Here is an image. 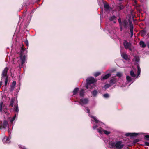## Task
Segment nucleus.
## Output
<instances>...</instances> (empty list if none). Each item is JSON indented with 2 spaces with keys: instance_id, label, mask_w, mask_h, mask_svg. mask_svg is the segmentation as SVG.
Instances as JSON below:
<instances>
[{
  "instance_id": "4be33fe9",
  "label": "nucleus",
  "mask_w": 149,
  "mask_h": 149,
  "mask_svg": "<svg viewBox=\"0 0 149 149\" xmlns=\"http://www.w3.org/2000/svg\"><path fill=\"white\" fill-rule=\"evenodd\" d=\"M98 93V92L96 90H94L92 92V94L93 97H95Z\"/></svg>"
},
{
  "instance_id": "cd10ccee",
  "label": "nucleus",
  "mask_w": 149,
  "mask_h": 149,
  "mask_svg": "<svg viewBox=\"0 0 149 149\" xmlns=\"http://www.w3.org/2000/svg\"><path fill=\"white\" fill-rule=\"evenodd\" d=\"M111 84H107L105 85L104 86V88L105 89H107V88L110 87H111Z\"/></svg>"
},
{
  "instance_id": "7c9ffc66",
  "label": "nucleus",
  "mask_w": 149,
  "mask_h": 149,
  "mask_svg": "<svg viewBox=\"0 0 149 149\" xmlns=\"http://www.w3.org/2000/svg\"><path fill=\"white\" fill-rule=\"evenodd\" d=\"M14 103V100L13 99H12L10 101V104L9 106H10L11 107H13V104Z\"/></svg>"
},
{
  "instance_id": "b1692460",
  "label": "nucleus",
  "mask_w": 149,
  "mask_h": 149,
  "mask_svg": "<svg viewBox=\"0 0 149 149\" xmlns=\"http://www.w3.org/2000/svg\"><path fill=\"white\" fill-rule=\"evenodd\" d=\"M130 74L131 76L133 77H136V74H134V71L133 70H131L130 71Z\"/></svg>"
},
{
  "instance_id": "6ab92c4d",
  "label": "nucleus",
  "mask_w": 149,
  "mask_h": 149,
  "mask_svg": "<svg viewBox=\"0 0 149 149\" xmlns=\"http://www.w3.org/2000/svg\"><path fill=\"white\" fill-rule=\"evenodd\" d=\"M25 48L24 46L23 45L22 47H21V50L20 51V54H24V49Z\"/></svg>"
},
{
  "instance_id": "a19ab883",
  "label": "nucleus",
  "mask_w": 149,
  "mask_h": 149,
  "mask_svg": "<svg viewBox=\"0 0 149 149\" xmlns=\"http://www.w3.org/2000/svg\"><path fill=\"white\" fill-rule=\"evenodd\" d=\"M16 82L15 81H14L13 82L11 86H15L16 85Z\"/></svg>"
},
{
  "instance_id": "1a4fd4ad",
  "label": "nucleus",
  "mask_w": 149,
  "mask_h": 149,
  "mask_svg": "<svg viewBox=\"0 0 149 149\" xmlns=\"http://www.w3.org/2000/svg\"><path fill=\"white\" fill-rule=\"evenodd\" d=\"M88 100L87 99H81L80 100V101L79 102L80 104L83 106V104H87L88 102Z\"/></svg>"
},
{
  "instance_id": "9b49d317",
  "label": "nucleus",
  "mask_w": 149,
  "mask_h": 149,
  "mask_svg": "<svg viewBox=\"0 0 149 149\" xmlns=\"http://www.w3.org/2000/svg\"><path fill=\"white\" fill-rule=\"evenodd\" d=\"M111 75L110 73H108L106 74L103 77H101V80H104L107 79Z\"/></svg>"
},
{
  "instance_id": "4468645a",
  "label": "nucleus",
  "mask_w": 149,
  "mask_h": 149,
  "mask_svg": "<svg viewBox=\"0 0 149 149\" xmlns=\"http://www.w3.org/2000/svg\"><path fill=\"white\" fill-rule=\"evenodd\" d=\"M116 81L117 79L115 78H113L110 80V84L112 85L115 84Z\"/></svg>"
},
{
  "instance_id": "6e6d98bb",
  "label": "nucleus",
  "mask_w": 149,
  "mask_h": 149,
  "mask_svg": "<svg viewBox=\"0 0 149 149\" xmlns=\"http://www.w3.org/2000/svg\"><path fill=\"white\" fill-rule=\"evenodd\" d=\"M120 1H122L123 0H119Z\"/></svg>"
},
{
  "instance_id": "9d476101",
  "label": "nucleus",
  "mask_w": 149,
  "mask_h": 149,
  "mask_svg": "<svg viewBox=\"0 0 149 149\" xmlns=\"http://www.w3.org/2000/svg\"><path fill=\"white\" fill-rule=\"evenodd\" d=\"M123 45L125 48L126 49H129L130 51L131 50V49L130 48L131 44L129 43L126 40H124L123 42Z\"/></svg>"
},
{
  "instance_id": "ea45409f",
  "label": "nucleus",
  "mask_w": 149,
  "mask_h": 149,
  "mask_svg": "<svg viewBox=\"0 0 149 149\" xmlns=\"http://www.w3.org/2000/svg\"><path fill=\"white\" fill-rule=\"evenodd\" d=\"M118 22L119 23V25H120V24L122 23V21H121V19L120 17L118 19Z\"/></svg>"
},
{
  "instance_id": "20e7f679",
  "label": "nucleus",
  "mask_w": 149,
  "mask_h": 149,
  "mask_svg": "<svg viewBox=\"0 0 149 149\" xmlns=\"http://www.w3.org/2000/svg\"><path fill=\"white\" fill-rule=\"evenodd\" d=\"M3 102H1L0 103V112L2 113L3 112L2 109L3 108V111L6 115H8L9 113L7 111V107H5L4 105L3 107Z\"/></svg>"
},
{
  "instance_id": "c85d7f7f",
  "label": "nucleus",
  "mask_w": 149,
  "mask_h": 149,
  "mask_svg": "<svg viewBox=\"0 0 149 149\" xmlns=\"http://www.w3.org/2000/svg\"><path fill=\"white\" fill-rule=\"evenodd\" d=\"M14 111L18 113L19 111V109L18 106H16L14 108Z\"/></svg>"
},
{
  "instance_id": "aec40b11",
  "label": "nucleus",
  "mask_w": 149,
  "mask_h": 149,
  "mask_svg": "<svg viewBox=\"0 0 149 149\" xmlns=\"http://www.w3.org/2000/svg\"><path fill=\"white\" fill-rule=\"evenodd\" d=\"M139 45L142 48H144L146 46V45L144 42L143 41H141L139 42Z\"/></svg>"
},
{
  "instance_id": "a18cd8bd",
  "label": "nucleus",
  "mask_w": 149,
  "mask_h": 149,
  "mask_svg": "<svg viewBox=\"0 0 149 149\" xmlns=\"http://www.w3.org/2000/svg\"><path fill=\"white\" fill-rule=\"evenodd\" d=\"M145 145L148 146H149V142H145Z\"/></svg>"
},
{
  "instance_id": "f257e3e1",
  "label": "nucleus",
  "mask_w": 149,
  "mask_h": 149,
  "mask_svg": "<svg viewBox=\"0 0 149 149\" xmlns=\"http://www.w3.org/2000/svg\"><path fill=\"white\" fill-rule=\"evenodd\" d=\"M96 82V81L95 79L93 77H90L86 79V83L85 85V87L87 89L90 88L92 89L94 87L93 85V86H90L91 84H93Z\"/></svg>"
},
{
  "instance_id": "f3484780",
  "label": "nucleus",
  "mask_w": 149,
  "mask_h": 149,
  "mask_svg": "<svg viewBox=\"0 0 149 149\" xmlns=\"http://www.w3.org/2000/svg\"><path fill=\"white\" fill-rule=\"evenodd\" d=\"M130 26V32H133V25L131 21L129 22Z\"/></svg>"
},
{
  "instance_id": "de8ad7c7",
  "label": "nucleus",
  "mask_w": 149,
  "mask_h": 149,
  "mask_svg": "<svg viewBox=\"0 0 149 149\" xmlns=\"http://www.w3.org/2000/svg\"><path fill=\"white\" fill-rule=\"evenodd\" d=\"M131 33V37H132L133 36V32H130Z\"/></svg>"
},
{
  "instance_id": "09e8293b",
  "label": "nucleus",
  "mask_w": 149,
  "mask_h": 149,
  "mask_svg": "<svg viewBox=\"0 0 149 149\" xmlns=\"http://www.w3.org/2000/svg\"><path fill=\"white\" fill-rule=\"evenodd\" d=\"M26 45L27 46L28 45V41L27 40H26V41L25 42Z\"/></svg>"
},
{
  "instance_id": "bb28decb",
  "label": "nucleus",
  "mask_w": 149,
  "mask_h": 149,
  "mask_svg": "<svg viewBox=\"0 0 149 149\" xmlns=\"http://www.w3.org/2000/svg\"><path fill=\"white\" fill-rule=\"evenodd\" d=\"M126 79L128 82H130L132 81V79L131 77L128 76H126Z\"/></svg>"
},
{
  "instance_id": "423d86ee",
  "label": "nucleus",
  "mask_w": 149,
  "mask_h": 149,
  "mask_svg": "<svg viewBox=\"0 0 149 149\" xmlns=\"http://www.w3.org/2000/svg\"><path fill=\"white\" fill-rule=\"evenodd\" d=\"M123 27L124 29H127L129 26L128 22L126 19H124L122 21V23L120 24Z\"/></svg>"
},
{
  "instance_id": "e433bc0d",
  "label": "nucleus",
  "mask_w": 149,
  "mask_h": 149,
  "mask_svg": "<svg viewBox=\"0 0 149 149\" xmlns=\"http://www.w3.org/2000/svg\"><path fill=\"white\" fill-rule=\"evenodd\" d=\"M135 61L136 62H139V59L138 57L136 56L135 57Z\"/></svg>"
},
{
  "instance_id": "3c124183",
  "label": "nucleus",
  "mask_w": 149,
  "mask_h": 149,
  "mask_svg": "<svg viewBox=\"0 0 149 149\" xmlns=\"http://www.w3.org/2000/svg\"><path fill=\"white\" fill-rule=\"evenodd\" d=\"M145 33V32L143 31L142 32V33L143 34L144 33Z\"/></svg>"
},
{
  "instance_id": "c756f323",
  "label": "nucleus",
  "mask_w": 149,
  "mask_h": 149,
  "mask_svg": "<svg viewBox=\"0 0 149 149\" xmlns=\"http://www.w3.org/2000/svg\"><path fill=\"white\" fill-rule=\"evenodd\" d=\"M92 118L94 119V121H95V122L97 123H99V121L94 116H92Z\"/></svg>"
},
{
  "instance_id": "864d4df0",
  "label": "nucleus",
  "mask_w": 149,
  "mask_h": 149,
  "mask_svg": "<svg viewBox=\"0 0 149 149\" xmlns=\"http://www.w3.org/2000/svg\"><path fill=\"white\" fill-rule=\"evenodd\" d=\"M22 149H26L24 147V148H22Z\"/></svg>"
},
{
  "instance_id": "4d7b16f0",
  "label": "nucleus",
  "mask_w": 149,
  "mask_h": 149,
  "mask_svg": "<svg viewBox=\"0 0 149 149\" xmlns=\"http://www.w3.org/2000/svg\"><path fill=\"white\" fill-rule=\"evenodd\" d=\"M8 132H9V130H8Z\"/></svg>"
},
{
  "instance_id": "412c9836",
  "label": "nucleus",
  "mask_w": 149,
  "mask_h": 149,
  "mask_svg": "<svg viewBox=\"0 0 149 149\" xmlns=\"http://www.w3.org/2000/svg\"><path fill=\"white\" fill-rule=\"evenodd\" d=\"M84 92V89H82L79 92L80 96L81 97H83Z\"/></svg>"
},
{
  "instance_id": "c03bdc74",
  "label": "nucleus",
  "mask_w": 149,
  "mask_h": 149,
  "mask_svg": "<svg viewBox=\"0 0 149 149\" xmlns=\"http://www.w3.org/2000/svg\"><path fill=\"white\" fill-rule=\"evenodd\" d=\"M97 127L98 126L97 125H93V129L95 130Z\"/></svg>"
},
{
  "instance_id": "7ed1b4c3",
  "label": "nucleus",
  "mask_w": 149,
  "mask_h": 149,
  "mask_svg": "<svg viewBox=\"0 0 149 149\" xmlns=\"http://www.w3.org/2000/svg\"><path fill=\"white\" fill-rule=\"evenodd\" d=\"M122 143L121 141H118L116 143L114 142L111 143L110 145L113 148L116 147L117 149H121L124 146V145L122 144Z\"/></svg>"
},
{
  "instance_id": "37998d69",
  "label": "nucleus",
  "mask_w": 149,
  "mask_h": 149,
  "mask_svg": "<svg viewBox=\"0 0 149 149\" xmlns=\"http://www.w3.org/2000/svg\"><path fill=\"white\" fill-rule=\"evenodd\" d=\"M86 110L87 111V113H89L90 112V109L87 107H86Z\"/></svg>"
},
{
  "instance_id": "79ce46f5",
  "label": "nucleus",
  "mask_w": 149,
  "mask_h": 149,
  "mask_svg": "<svg viewBox=\"0 0 149 149\" xmlns=\"http://www.w3.org/2000/svg\"><path fill=\"white\" fill-rule=\"evenodd\" d=\"M119 26L120 31H122L123 30L124 28L122 26L120 25H119Z\"/></svg>"
},
{
  "instance_id": "f03ea898",
  "label": "nucleus",
  "mask_w": 149,
  "mask_h": 149,
  "mask_svg": "<svg viewBox=\"0 0 149 149\" xmlns=\"http://www.w3.org/2000/svg\"><path fill=\"white\" fill-rule=\"evenodd\" d=\"M9 68L6 67L3 71L2 74V79H3L4 77H6L5 79V86H6L7 85L8 80V76L7 75L8 71L9 70Z\"/></svg>"
},
{
  "instance_id": "0eeeda50",
  "label": "nucleus",
  "mask_w": 149,
  "mask_h": 149,
  "mask_svg": "<svg viewBox=\"0 0 149 149\" xmlns=\"http://www.w3.org/2000/svg\"><path fill=\"white\" fill-rule=\"evenodd\" d=\"M8 122L6 120H4L2 123L1 121L0 124V129H6L8 126Z\"/></svg>"
},
{
  "instance_id": "49530a36",
  "label": "nucleus",
  "mask_w": 149,
  "mask_h": 149,
  "mask_svg": "<svg viewBox=\"0 0 149 149\" xmlns=\"http://www.w3.org/2000/svg\"><path fill=\"white\" fill-rule=\"evenodd\" d=\"M2 81H1L0 82V88H1V87L2 85Z\"/></svg>"
},
{
  "instance_id": "a878e982",
  "label": "nucleus",
  "mask_w": 149,
  "mask_h": 149,
  "mask_svg": "<svg viewBox=\"0 0 149 149\" xmlns=\"http://www.w3.org/2000/svg\"><path fill=\"white\" fill-rule=\"evenodd\" d=\"M104 8L107 9H110V7L109 5L108 4H104Z\"/></svg>"
},
{
  "instance_id": "6e6552de",
  "label": "nucleus",
  "mask_w": 149,
  "mask_h": 149,
  "mask_svg": "<svg viewBox=\"0 0 149 149\" xmlns=\"http://www.w3.org/2000/svg\"><path fill=\"white\" fill-rule=\"evenodd\" d=\"M20 59L21 61V67L19 65L20 68L22 67L23 65L25 63L26 61V56L25 55H24V54H20Z\"/></svg>"
},
{
  "instance_id": "dca6fc26",
  "label": "nucleus",
  "mask_w": 149,
  "mask_h": 149,
  "mask_svg": "<svg viewBox=\"0 0 149 149\" xmlns=\"http://www.w3.org/2000/svg\"><path fill=\"white\" fill-rule=\"evenodd\" d=\"M79 90V89L78 88H76L73 91V95H76Z\"/></svg>"
},
{
  "instance_id": "603ef678",
  "label": "nucleus",
  "mask_w": 149,
  "mask_h": 149,
  "mask_svg": "<svg viewBox=\"0 0 149 149\" xmlns=\"http://www.w3.org/2000/svg\"><path fill=\"white\" fill-rule=\"evenodd\" d=\"M147 36L148 37H149V32L147 34Z\"/></svg>"
},
{
  "instance_id": "393cba45",
  "label": "nucleus",
  "mask_w": 149,
  "mask_h": 149,
  "mask_svg": "<svg viewBox=\"0 0 149 149\" xmlns=\"http://www.w3.org/2000/svg\"><path fill=\"white\" fill-rule=\"evenodd\" d=\"M135 2L136 3V9L140 11V6L136 3L137 1L136 0L135 1Z\"/></svg>"
},
{
  "instance_id": "f704fd0d",
  "label": "nucleus",
  "mask_w": 149,
  "mask_h": 149,
  "mask_svg": "<svg viewBox=\"0 0 149 149\" xmlns=\"http://www.w3.org/2000/svg\"><path fill=\"white\" fill-rule=\"evenodd\" d=\"M100 74H101V73L100 72H97L95 73L94 74V75L95 77H97L99 76V75H100Z\"/></svg>"
},
{
  "instance_id": "5fc2aeb1",
  "label": "nucleus",
  "mask_w": 149,
  "mask_h": 149,
  "mask_svg": "<svg viewBox=\"0 0 149 149\" xmlns=\"http://www.w3.org/2000/svg\"><path fill=\"white\" fill-rule=\"evenodd\" d=\"M113 22L115 23H116V21H114Z\"/></svg>"
},
{
  "instance_id": "473e14b6",
  "label": "nucleus",
  "mask_w": 149,
  "mask_h": 149,
  "mask_svg": "<svg viewBox=\"0 0 149 149\" xmlns=\"http://www.w3.org/2000/svg\"><path fill=\"white\" fill-rule=\"evenodd\" d=\"M144 139L146 140H149V135H146L144 136Z\"/></svg>"
},
{
  "instance_id": "72a5a7b5",
  "label": "nucleus",
  "mask_w": 149,
  "mask_h": 149,
  "mask_svg": "<svg viewBox=\"0 0 149 149\" xmlns=\"http://www.w3.org/2000/svg\"><path fill=\"white\" fill-rule=\"evenodd\" d=\"M116 75L119 78H120L122 77V74L121 73L119 72H118L116 74Z\"/></svg>"
},
{
  "instance_id": "f8f14e48",
  "label": "nucleus",
  "mask_w": 149,
  "mask_h": 149,
  "mask_svg": "<svg viewBox=\"0 0 149 149\" xmlns=\"http://www.w3.org/2000/svg\"><path fill=\"white\" fill-rule=\"evenodd\" d=\"M138 134L136 133H126L125 136H130L131 137H134L137 136Z\"/></svg>"
},
{
  "instance_id": "58836bf2",
  "label": "nucleus",
  "mask_w": 149,
  "mask_h": 149,
  "mask_svg": "<svg viewBox=\"0 0 149 149\" xmlns=\"http://www.w3.org/2000/svg\"><path fill=\"white\" fill-rule=\"evenodd\" d=\"M139 141V139H136L133 141V142L134 143H135L138 142Z\"/></svg>"
},
{
  "instance_id": "39448f33",
  "label": "nucleus",
  "mask_w": 149,
  "mask_h": 149,
  "mask_svg": "<svg viewBox=\"0 0 149 149\" xmlns=\"http://www.w3.org/2000/svg\"><path fill=\"white\" fill-rule=\"evenodd\" d=\"M97 132L100 134H102L103 133H104L106 135H108L111 133L110 131L104 130L101 127L100 128H97Z\"/></svg>"
},
{
  "instance_id": "c9c22d12",
  "label": "nucleus",
  "mask_w": 149,
  "mask_h": 149,
  "mask_svg": "<svg viewBox=\"0 0 149 149\" xmlns=\"http://www.w3.org/2000/svg\"><path fill=\"white\" fill-rule=\"evenodd\" d=\"M103 96L105 98H107L109 97V95L108 94L106 93V94H104L103 95Z\"/></svg>"
},
{
  "instance_id": "ddd939ff",
  "label": "nucleus",
  "mask_w": 149,
  "mask_h": 149,
  "mask_svg": "<svg viewBox=\"0 0 149 149\" xmlns=\"http://www.w3.org/2000/svg\"><path fill=\"white\" fill-rule=\"evenodd\" d=\"M121 56L122 58L124 59L127 60L128 59V56L125 53H123L121 54Z\"/></svg>"
},
{
  "instance_id": "8fccbe9b",
  "label": "nucleus",
  "mask_w": 149,
  "mask_h": 149,
  "mask_svg": "<svg viewBox=\"0 0 149 149\" xmlns=\"http://www.w3.org/2000/svg\"><path fill=\"white\" fill-rule=\"evenodd\" d=\"M147 46H148V48H149V42H148L147 44Z\"/></svg>"
},
{
  "instance_id": "a211bd4d",
  "label": "nucleus",
  "mask_w": 149,
  "mask_h": 149,
  "mask_svg": "<svg viewBox=\"0 0 149 149\" xmlns=\"http://www.w3.org/2000/svg\"><path fill=\"white\" fill-rule=\"evenodd\" d=\"M117 17L115 15H113L111 16L109 18V19L110 21H113L116 20Z\"/></svg>"
},
{
  "instance_id": "2f4dec72",
  "label": "nucleus",
  "mask_w": 149,
  "mask_h": 149,
  "mask_svg": "<svg viewBox=\"0 0 149 149\" xmlns=\"http://www.w3.org/2000/svg\"><path fill=\"white\" fill-rule=\"evenodd\" d=\"M16 114H15L13 117L10 120V122L11 123H13V121H14V120H15L16 116Z\"/></svg>"
},
{
  "instance_id": "5701e85b",
  "label": "nucleus",
  "mask_w": 149,
  "mask_h": 149,
  "mask_svg": "<svg viewBox=\"0 0 149 149\" xmlns=\"http://www.w3.org/2000/svg\"><path fill=\"white\" fill-rule=\"evenodd\" d=\"M137 69H138V71H137V77H138V76L140 74L141 72V69H140L139 66V65H137Z\"/></svg>"
},
{
  "instance_id": "2eb2a0df",
  "label": "nucleus",
  "mask_w": 149,
  "mask_h": 149,
  "mask_svg": "<svg viewBox=\"0 0 149 149\" xmlns=\"http://www.w3.org/2000/svg\"><path fill=\"white\" fill-rule=\"evenodd\" d=\"M125 6L123 4H122L121 3H120L117 6L119 10H121L124 9L125 8Z\"/></svg>"
},
{
  "instance_id": "4c0bfd02",
  "label": "nucleus",
  "mask_w": 149,
  "mask_h": 149,
  "mask_svg": "<svg viewBox=\"0 0 149 149\" xmlns=\"http://www.w3.org/2000/svg\"><path fill=\"white\" fill-rule=\"evenodd\" d=\"M15 87V86L11 85L10 88V91H12L14 90Z\"/></svg>"
}]
</instances>
